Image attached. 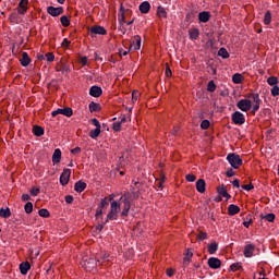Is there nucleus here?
<instances>
[{"instance_id": "6e6d98bb", "label": "nucleus", "mask_w": 279, "mask_h": 279, "mask_svg": "<svg viewBox=\"0 0 279 279\" xmlns=\"http://www.w3.org/2000/svg\"><path fill=\"white\" fill-rule=\"evenodd\" d=\"M93 125H95L96 129H101V123H99V120L97 118L92 119Z\"/></svg>"}, {"instance_id": "ddd939ff", "label": "nucleus", "mask_w": 279, "mask_h": 279, "mask_svg": "<svg viewBox=\"0 0 279 279\" xmlns=\"http://www.w3.org/2000/svg\"><path fill=\"white\" fill-rule=\"evenodd\" d=\"M104 94V89H101V87L94 85L89 88V95L92 97H101V95Z\"/></svg>"}, {"instance_id": "338daca9", "label": "nucleus", "mask_w": 279, "mask_h": 279, "mask_svg": "<svg viewBox=\"0 0 279 279\" xmlns=\"http://www.w3.org/2000/svg\"><path fill=\"white\" fill-rule=\"evenodd\" d=\"M82 153V148L81 147H75L73 149H71V154H81Z\"/></svg>"}, {"instance_id": "39448f33", "label": "nucleus", "mask_w": 279, "mask_h": 279, "mask_svg": "<svg viewBox=\"0 0 279 279\" xmlns=\"http://www.w3.org/2000/svg\"><path fill=\"white\" fill-rule=\"evenodd\" d=\"M89 33H90V36L93 38V36H106L108 34V32L106 31V28L104 26H99V25H95V26H92L89 28Z\"/></svg>"}, {"instance_id": "2eb2a0df", "label": "nucleus", "mask_w": 279, "mask_h": 279, "mask_svg": "<svg viewBox=\"0 0 279 279\" xmlns=\"http://www.w3.org/2000/svg\"><path fill=\"white\" fill-rule=\"evenodd\" d=\"M241 213V207L238 205L231 204L228 206V215L230 217H234V215H239Z\"/></svg>"}, {"instance_id": "0e129e2a", "label": "nucleus", "mask_w": 279, "mask_h": 279, "mask_svg": "<svg viewBox=\"0 0 279 279\" xmlns=\"http://www.w3.org/2000/svg\"><path fill=\"white\" fill-rule=\"evenodd\" d=\"M226 175L227 178H233V175H235L234 170L232 169L227 170Z\"/></svg>"}, {"instance_id": "4be33fe9", "label": "nucleus", "mask_w": 279, "mask_h": 279, "mask_svg": "<svg viewBox=\"0 0 279 279\" xmlns=\"http://www.w3.org/2000/svg\"><path fill=\"white\" fill-rule=\"evenodd\" d=\"M196 191H198V193H206V181L204 179H199L196 182Z\"/></svg>"}, {"instance_id": "a19ab883", "label": "nucleus", "mask_w": 279, "mask_h": 279, "mask_svg": "<svg viewBox=\"0 0 279 279\" xmlns=\"http://www.w3.org/2000/svg\"><path fill=\"white\" fill-rule=\"evenodd\" d=\"M9 21L11 23L19 24V13H16V12L11 13L9 16Z\"/></svg>"}, {"instance_id": "4d7b16f0", "label": "nucleus", "mask_w": 279, "mask_h": 279, "mask_svg": "<svg viewBox=\"0 0 279 279\" xmlns=\"http://www.w3.org/2000/svg\"><path fill=\"white\" fill-rule=\"evenodd\" d=\"M258 110H260V104H255L253 105V109H252V114H256V112H258Z\"/></svg>"}, {"instance_id": "9d476101", "label": "nucleus", "mask_w": 279, "mask_h": 279, "mask_svg": "<svg viewBox=\"0 0 279 279\" xmlns=\"http://www.w3.org/2000/svg\"><path fill=\"white\" fill-rule=\"evenodd\" d=\"M29 4V0H21L17 7V14L24 16L27 14V5Z\"/></svg>"}, {"instance_id": "f704fd0d", "label": "nucleus", "mask_w": 279, "mask_h": 279, "mask_svg": "<svg viewBox=\"0 0 279 279\" xmlns=\"http://www.w3.org/2000/svg\"><path fill=\"white\" fill-rule=\"evenodd\" d=\"M232 82L233 84H241V82H243V75L240 73L233 74Z\"/></svg>"}, {"instance_id": "20e7f679", "label": "nucleus", "mask_w": 279, "mask_h": 279, "mask_svg": "<svg viewBox=\"0 0 279 279\" xmlns=\"http://www.w3.org/2000/svg\"><path fill=\"white\" fill-rule=\"evenodd\" d=\"M236 107L239 110H242V112H247L248 110H252V100L250 99H241L238 101Z\"/></svg>"}, {"instance_id": "7c9ffc66", "label": "nucleus", "mask_w": 279, "mask_h": 279, "mask_svg": "<svg viewBox=\"0 0 279 279\" xmlns=\"http://www.w3.org/2000/svg\"><path fill=\"white\" fill-rule=\"evenodd\" d=\"M191 40H197L199 38V29L193 28L189 32Z\"/></svg>"}, {"instance_id": "cd10ccee", "label": "nucleus", "mask_w": 279, "mask_h": 279, "mask_svg": "<svg viewBox=\"0 0 279 279\" xmlns=\"http://www.w3.org/2000/svg\"><path fill=\"white\" fill-rule=\"evenodd\" d=\"M88 108H89V112H100L101 111V105H99L95 101H92L88 105Z\"/></svg>"}, {"instance_id": "f8f14e48", "label": "nucleus", "mask_w": 279, "mask_h": 279, "mask_svg": "<svg viewBox=\"0 0 279 279\" xmlns=\"http://www.w3.org/2000/svg\"><path fill=\"white\" fill-rule=\"evenodd\" d=\"M207 265L210 269H219L221 267V260L217 257H210L207 260Z\"/></svg>"}, {"instance_id": "f257e3e1", "label": "nucleus", "mask_w": 279, "mask_h": 279, "mask_svg": "<svg viewBox=\"0 0 279 279\" xmlns=\"http://www.w3.org/2000/svg\"><path fill=\"white\" fill-rule=\"evenodd\" d=\"M227 160L229 162V165H231V167H233V169H239V167H241V165H243V159H241V156L231 153L227 156Z\"/></svg>"}, {"instance_id": "0eeeda50", "label": "nucleus", "mask_w": 279, "mask_h": 279, "mask_svg": "<svg viewBox=\"0 0 279 279\" xmlns=\"http://www.w3.org/2000/svg\"><path fill=\"white\" fill-rule=\"evenodd\" d=\"M69 180H71V169H63V172L60 175V184L62 186H66V184H69Z\"/></svg>"}, {"instance_id": "7ed1b4c3", "label": "nucleus", "mask_w": 279, "mask_h": 279, "mask_svg": "<svg viewBox=\"0 0 279 279\" xmlns=\"http://www.w3.org/2000/svg\"><path fill=\"white\" fill-rule=\"evenodd\" d=\"M123 209L121 213V217H128L130 214V209L132 208V203L130 202V196H121Z\"/></svg>"}, {"instance_id": "9b49d317", "label": "nucleus", "mask_w": 279, "mask_h": 279, "mask_svg": "<svg viewBox=\"0 0 279 279\" xmlns=\"http://www.w3.org/2000/svg\"><path fill=\"white\" fill-rule=\"evenodd\" d=\"M90 263H95V265H104L105 263H110V254L108 253H102L100 254L99 259H90Z\"/></svg>"}, {"instance_id": "a18cd8bd", "label": "nucleus", "mask_w": 279, "mask_h": 279, "mask_svg": "<svg viewBox=\"0 0 279 279\" xmlns=\"http://www.w3.org/2000/svg\"><path fill=\"white\" fill-rule=\"evenodd\" d=\"M32 197H37V195L40 193V189L39 187H36V186H33L29 191Z\"/></svg>"}, {"instance_id": "1a4fd4ad", "label": "nucleus", "mask_w": 279, "mask_h": 279, "mask_svg": "<svg viewBox=\"0 0 279 279\" xmlns=\"http://www.w3.org/2000/svg\"><path fill=\"white\" fill-rule=\"evenodd\" d=\"M47 12L50 16H60V14H64V8L48 7Z\"/></svg>"}, {"instance_id": "393cba45", "label": "nucleus", "mask_w": 279, "mask_h": 279, "mask_svg": "<svg viewBox=\"0 0 279 279\" xmlns=\"http://www.w3.org/2000/svg\"><path fill=\"white\" fill-rule=\"evenodd\" d=\"M110 211L116 213V215H119V213L121 211V203L112 201Z\"/></svg>"}, {"instance_id": "c756f323", "label": "nucleus", "mask_w": 279, "mask_h": 279, "mask_svg": "<svg viewBox=\"0 0 279 279\" xmlns=\"http://www.w3.org/2000/svg\"><path fill=\"white\" fill-rule=\"evenodd\" d=\"M218 56H220V58H222L223 60H228V58H230V53L226 48H220L218 50Z\"/></svg>"}, {"instance_id": "c9c22d12", "label": "nucleus", "mask_w": 279, "mask_h": 279, "mask_svg": "<svg viewBox=\"0 0 279 279\" xmlns=\"http://www.w3.org/2000/svg\"><path fill=\"white\" fill-rule=\"evenodd\" d=\"M99 134H101V129H94L89 132L90 138H99Z\"/></svg>"}, {"instance_id": "2f4dec72", "label": "nucleus", "mask_w": 279, "mask_h": 279, "mask_svg": "<svg viewBox=\"0 0 279 279\" xmlns=\"http://www.w3.org/2000/svg\"><path fill=\"white\" fill-rule=\"evenodd\" d=\"M157 16L159 17V19H167V10H165V8H162V7H158L157 8Z\"/></svg>"}, {"instance_id": "a211bd4d", "label": "nucleus", "mask_w": 279, "mask_h": 279, "mask_svg": "<svg viewBox=\"0 0 279 279\" xmlns=\"http://www.w3.org/2000/svg\"><path fill=\"white\" fill-rule=\"evenodd\" d=\"M198 21L199 23H208V21H210V12L203 11L198 13Z\"/></svg>"}, {"instance_id": "864d4df0", "label": "nucleus", "mask_w": 279, "mask_h": 279, "mask_svg": "<svg viewBox=\"0 0 279 279\" xmlns=\"http://www.w3.org/2000/svg\"><path fill=\"white\" fill-rule=\"evenodd\" d=\"M101 215H104V207H97V210H96V219H99V217H101Z\"/></svg>"}, {"instance_id": "5fc2aeb1", "label": "nucleus", "mask_w": 279, "mask_h": 279, "mask_svg": "<svg viewBox=\"0 0 279 279\" xmlns=\"http://www.w3.org/2000/svg\"><path fill=\"white\" fill-rule=\"evenodd\" d=\"M185 180L187 182H195V180H197V177H195L194 174H186Z\"/></svg>"}, {"instance_id": "09e8293b", "label": "nucleus", "mask_w": 279, "mask_h": 279, "mask_svg": "<svg viewBox=\"0 0 279 279\" xmlns=\"http://www.w3.org/2000/svg\"><path fill=\"white\" fill-rule=\"evenodd\" d=\"M207 236H208V234H207L206 232L201 231V232L198 233V235H197V239H198V241H204V240L207 239Z\"/></svg>"}, {"instance_id": "4c0bfd02", "label": "nucleus", "mask_w": 279, "mask_h": 279, "mask_svg": "<svg viewBox=\"0 0 279 279\" xmlns=\"http://www.w3.org/2000/svg\"><path fill=\"white\" fill-rule=\"evenodd\" d=\"M207 90H208V93H215V90H217V85L215 84V81L208 82Z\"/></svg>"}, {"instance_id": "de8ad7c7", "label": "nucleus", "mask_w": 279, "mask_h": 279, "mask_svg": "<svg viewBox=\"0 0 279 279\" xmlns=\"http://www.w3.org/2000/svg\"><path fill=\"white\" fill-rule=\"evenodd\" d=\"M109 202H108V197H104L101 198L100 204L98 205V207L100 208H106V206H108Z\"/></svg>"}, {"instance_id": "f03ea898", "label": "nucleus", "mask_w": 279, "mask_h": 279, "mask_svg": "<svg viewBox=\"0 0 279 279\" xmlns=\"http://www.w3.org/2000/svg\"><path fill=\"white\" fill-rule=\"evenodd\" d=\"M231 121L234 125H243L245 124V114L241 111H234L231 116Z\"/></svg>"}, {"instance_id": "6e6552de", "label": "nucleus", "mask_w": 279, "mask_h": 279, "mask_svg": "<svg viewBox=\"0 0 279 279\" xmlns=\"http://www.w3.org/2000/svg\"><path fill=\"white\" fill-rule=\"evenodd\" d=\"M256 251V245L250 243L244 246V256L245 258H252L254 256V252Z\"/></svg>"}, {"instance_id": "052dcab7", "label": "nucleus", "mask_w": 279, "mask_h": 279, "mask_svg": "<svg viewBox=\"0 0 279 279\" xmlns=\"http://www.w3.org/2000/svg\"><path fill=\"white\" fill-rule=\"evenodd\" d=\"M64 199H65V204H73V201H74L73 195H66Z\"/></svg>"}, {"instance_id": "412c9836", "label": "nucleus", "mask_w": 279, "mask_h": 279, "mask_svg": "<svg viewBox=\"0 0 279 279\" xmlns=\"http://www.w3.org/2000/svg\"><path fill=\"white\" fill-rule=\"evenodd\" d=\"M134 40L131 45H130V48L129 49H133L134 51H138V49H141V36H135L134 37Z\"/></svg>"}, {"instance_id": "79ce46f5", "label": "nucleus", "mask_w": 279, "mask_h": 279, "mask_svg": "<svg viewBox=\"0 0 279 279\" xmlns=\"http://www.w3.org/2000/svg\"><path fill=\"white\" fill-rule=\"evenodd\" d=\"M271 23V11H267L264 15V24L269 25Z\"/></svg>"}, {"instance_id": "603ef678", "label": "nucleus", "mask_w": 279, "mask_h": 279, "mask_svg": "<svg viewBox=\"0 0 279 279\" xmlns=\"http://www.w3.org/2000/svg\"><path fill=\"white\" fill-rule=\"evenodd\" d=\"M47 62H53L56 60V56H53V52L46 53Z\"/></svg>"}, {"instance_id": "aec40b11", "label": "nucleus", "mask_w": 279, "mask_h": 279, "mask_svg": "<svg viewBox=\"0 0 279 279\" xmlns=\"http://www.w3.org/2000/svg\"><path fill=\"white\" fill-rule=\"evenodd\" d=\"M218 195H221L222 197H226L227 201L230 199L232 196L228 193V190L226 189V185H221L217 187Z\"/></svg>"}, {"instance_id": "dca6fc26", "label": "nucleus", "mask_w": 279, "mask_h": 279, "mask_svg": "<svg viewBox=\"0 0 279 279\" xmlns=\"http://www.w3.org/2000/svg\"><path fill=\"white\" fill-rule=\"evenodd\" d=\"M62 160V150L60 148H56L52 154V162L53 165H58Z\"/></svg>"}, {"instance_id": "6ab92c4d", "label": "nucleus", "mask_w": 279, "mask_h": 279, "mask_svg": "<svg viewBox=\"0 0 279 279\" xmlns=\"http://www.w3.org/2000/svg\"><path fill=\"white\" fill-rule=\"evenodd\" d=\"M20 63L22 64V66H27L28 64H32V58H29V54L27 52H22Z\"/></svg>"}, {"instance_id": "e433bc0d", "label": "nucleus", "mask_w": 279, "mask_h": 279, "mask_svg": "<svg viewBox=\"0 0 279 279\" xmlns=\"http://www.w3.org/2000/svg\"><path fill=\"white\" fill-rule=\"evenodd\" d=\"M60 21H61V25L63 27H69V25H71V21L69 20V16H66V15L61 16Z\"/></svg>"}, {"instance_id": "72a5a7b5", "label": "nucleus", "mask_w": 279, "mask_h": 279, "mask_svg": "<svg viewBox=\"0 0 279 279\" xmlns=\"http://www.w3.org/2000/svg\"><path fill=\"white\" fill-rule=\"evenodd\" d=\"M24 210L26 215H32V213L34 211V204H32V202H27L24 206Z\"/></svg>"}, {"instance_id": "f3484780", "label": "nucleus", "mask_w": 279, "mask_h": 279, "mask_svg": "<svg viewBox=\"0 0 279 279\" xmlns=\"http://www.w3.org/2000/svg\"><path fill=\"white\" fill-rule=\"evenodd\" d=\"M29 269H32V265H29V262H23L20 264V271L22 276H27Z\"/></svg>"}, {"instance_id": "e2e57ef3", "label": "nucleus", "mask_w": 279, "mask_h": 279, "mask_svg": "<svg viewBox=\"0 0 279 279\" xmlns=\"http://www.w3.org/2000/svg\"><path fill=\"white\" fill-rule=\"evenodd\" d=\"M166 274L169 278H172L173 274H175V270H173V268H168Z\"/></svg>"}, {"instance_id": "4468645a", "label": "nucleus", "mask_w": 279, "mask_h": 279, "mask_svg": "<svg viewBox=\"0 0 279 279\" xmlns=\"http://www.w3.org/2000/svg\"><path fill=\"white\" fill-rule=\"evenodd\" d=\"M138 10L142 14H149V10H151V4L149 1H144L140 4Z\"/></svg>"}, {"instance_id": "5701e85b", "label": "nucleus", "mask_w": 279, "mask_h": 279, "mask_svg": "<svg viewBox=\"0 0 279 279\" xmlns=\"http://www.w3.org/2000/svg\"><path fill=\"white\" fill-rule=\"evenodd\" d=\"M74 191H75L76 193H83V191H86V182L77 181V182L74 184Z\"/></svg>"}, {"instance_id": "c85d7f7f", "label": "nucleus", "mask_w": 279, "mask_h": 279, "mask_svg": "<svg viewBox=\"0 0 279 279\" xmlns=\"http://www.w3.org/2000/svg\"><path fill=\"white\" fill-rule=\"evenodd\" d=\"M208 253L209 254H217V250H219V244H217V242H211L208 246H207Z\"/></svg>"}, {"instance_id": "a878e982", "label": "nucleus", "mask_w": 279, "mask_h": 279, "mask_svg": "<svg viewBox=\"0 0 279 279\" xmlns=\"http://www.w3.org/2000/svg\"><path fill=\"white\" fill-rule=\"evenodd\" d=\"M246 97L248 99H252L254 105L263 104V100H260V96L258 94H256V93H251V94L246 95Z\"/></svg>"}, {"instance_id": "680f3d73", "label": "nucleus", "mask_w": 279, "mask_h": 279, "mask_svg": "<svg viewBox=\"0 0 279 279\" xmlns=\"http://www.w3.org/2000/svg\"><path fill=\"white\" fill-rule=\"evenodd\" d=\"M243 191H252L254 189V184L250 183L246 185H242Z\"/></svg>"}, {"instance_id": "423d86ee", "label": "nucleus", "mask_w": 279, "mask_h": 279, "mask_svg": "<svg viewBox=\"0 0 279 279\" xmlns=\"http://www.w3.org/2000/svg\"><path fill=\"white\" fill-rule=\"evenodd\" d=\"M58 114H63V117H73V109H71V107H65L51 112V117H58Z\"/></svg>"}, {"instance_id": "774afa93", "label": "nucleus", "mask_w": 279, "mask_h": 279, "mask_svg": "<svg viewBox=\"0 0 279 279\" xmlns=\"http://www.w3.org/2000/svg\"><path fill=\"white\" fill-rule=\"evenodd\" d=\"M136 99H138V92L137 90H133V93H132V100L136 101Z\"/></svg>"}, {"instance_id": "bf43d9fd", "label": "nucleus", "mask_w": 279, "mask_h": 279, "mask_svg": "<svg viewBox=\"0 0 279 279\" xmlns=\"http://www.w3.org/2000/svg\"><path fill=\"white\" fill-rule=\"evenodd\" d=\"M118 21H119L121 27H123V23H125V14L122 13V14L118 17Z\"/></svg>"}, {"instance_id": "bb28decb", "label": "nucleus", "mask_w": 279, "mask_h": 279, "mask_svg": "<svg viewBox=\"0 0 279 279\" xmlns=\"http://www.w3.org/2000/svg\"><path fill=\"white\" fill-rule=\"evenodd\" d=\"M11 216L12 211L10 210V207L0 209V217H2V219H10Z\"/></svg>"}, {"instance_id": "37998d69", "label": "nucleus", "mask_w": 279, "mask_h": 279, "mask_svg": "<svg viewBox=\"0 0 279 279\" xmlns=\"http://www.w3.org/2000/svg\"><path fill=\"white\" fill-rule=\"evenodd\" d=\"M107 217L108 219H110V221H116L117 219H119V214H116L114 211H109Z\"/></svg>"}, {"instance_id": "58836bf2", "label": "nucleus", "mask_w": 279, "mask_h": 279, "mask_svg": "<svg viewBox=\"0 0 279 279\" xmlns=\"http://www.w3.org/2000/svg\"><path fill=\"white\" fill-rule=\"evenodd\" d=\"M267 84L269 86H278V77L276 76H270L267 78Z\"/></svg>"}, {"instance_id": "c03bdc74", "label": "nucleus", "mask_w": 279, "mask_h": 279, "mask_svg": "<svg viewBox=\"0 0 279 279\" xmlns=\"http://www.w3.org/2000/svg\"><path fill=\"white\" fill-rule=\"evenodd\" d=\"M38 215H39V217H44L45 219H47V217H49V210L41 208L38 210Z\"/></svg>"}, {"instance_id": "3c124183", "label": "nucleus", "mask_w": 279, "mask_h": 279, "mask_svg": "<svg viewBox=\"0 0 279 279\" xmlns=\"http://www.w3.org/2000/svg\"><path fill=\"white\" fill-rule=\"evenodd\" d=\"M271 95H272V97H278V95H279V87H278V85H275L271 88Z\"/></svg>"}, {"instance_id": "8fccbe9b", "label": "nucleus", "mask_w": 279, "mask_h": 279, "mask_svg": "<svg viewBox=\"0 0 279 279\" xmlns=\"http://www.w3.org/2000/svg\"><path fill=\"white\" fill-rule=\"evenodd\" d=\"M231 271H239L241 269V264L234 263L230 266Z\"/></svg>"}, {"instance_id": "69168bd1", "label": "nucleus", "mask_w": 279, "mask_h": 279, "mask_svg": "<svg viewBox=\"0 0 279 279\" xmlns=\"http://www.w3.org/2000/svg\"><path fill=\"white\" fill-rule=\"evenodd\" d=\"M32 199V196L29 194H22V202H29Z\"/></svg>"}, {"instance_id": "ea45409f", "label": "nucleus", "mask_w": 279, "mask_h": 279, "mask_svg": "<svg viewBox=\"0 0 279 279\" xmlns=\"http://www.w3.org/2000/svg\"><path fill=\"white\" fill-rule=\"evenodd\" d=\"M262 219H265L266 221H269V223H274V221H276V215L275 214H268L266 216H262Z\"/></svg>"}, {"instance_id": "49530a36", "label": "nucleus", "mask_w": 279, "mask_h": 279, "mask_svg": "<svg viewBox=\"0 0 279 279\" xmlns=\"http://www.w3.org/2000/svg\"><path fill=\"white\" fill-rule=\"evenodd\" d=\"M201 128H202V130H208V128H210V121L203 120L201 123Z\"/></svg>"}, {"instance_id": "b1692460", "label": "nucleus", "mask_w": 279, "mask_h": 279, "mask_svg": "<svg viewBox=\"0 0 279 279\" xmlns=\"http://www.w3.org/2000/svg\"><path fill=\"white\" fill-rule=\"evenodd\" d=\"M33 134L35 136H38V137L45 136V129L40 125H34L33 126Z\"/></svg>"}, {"instance_id": "13d9d810", "label": "nucleus", "mask_w": 279, "mask_h": 279, "mask_svg": "<svg viewBox=\"0 0 279 279\" xmlns=\"http://www.w3.org/2000/svg\"><path fill=\"white\" fill-rule=\"evenodd\" d=\"M112 128L114 132H121V122H114Z\"/></svg>"}, {"instance_id": "473e14b6", "label": "nucleus", "mask_w": 279, "mask_h": 279, "mask_svg": "<svg viewBox=\"0 0 279 279\" xmlns=\"http://www.w3.org/2000/svg\"><path fill=\"white\" fill-rule=\"evenodd\" d=\"M193 258V252L186 251L185 256L183 258V265H189L191 263V259Z\"/></svg>"}]
</instances>
